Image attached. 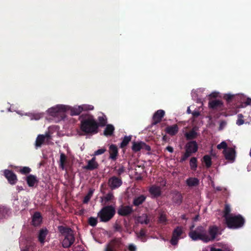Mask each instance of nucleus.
<instances>
[{
  "label": "nucleus",
  "mask_w": 251,
  "mask_h": 251,
  "mask_svg": "<svg viewBox=\"0 0 251 251\" xmlns=\"http://www.w3.org/2000/svg\"><path fill=\"white\" fill-rule=\"evenodd\" d=\"M194 226L190 227V231L189 233V237L194 241L201 240L205 243L213 241L219 233V228L216 226H211L207 231L205 228L202 226H198L193 230Z\"/></svg>",
  "instance_id": "nucleus-1"
},
{
  "label": "nucleus",
  "mask_w": 251,
  "mask_h": 251,
  "mask_svg": "<svg viewBox=\"0 0 251 251\" xmlns=\"http://www.w3.org/2000/svg\"><path fill=\"white\" fill-rule=\"evenodd\" d=\"M80 129L85 134H95L99 132L97 121L90 114H82L79 116Z\"/></svg>",
  "instance_id": "nucleus-2"
},
{
  "label": "nucleus",
  "mask_w": 251,
  "mask_h": 251,
  "mask_svg": "<svg viewBox=\"0 0 251 251\" xmlns=\"http://www.w3.org/2000/svg\"><path fill=\"white\" fill-rule=\"evenodd\" d=\"M116 213L115 208L112 205L103 206L98 213V217L101 222L109 221Z\"/></svg>",
  "instance_id": "nucleus-3"
},
{
  "label": "nucleus",
  "mask_w": 251,
  "mask_h": 251,
  "mask_svg": "<svg viewBox=\"0 0 251 251\" xmlns=\"http://www.w3.org/2000/svg\"><path fill=\"white\" fill-rule=\"evenodd\" d=\"M226 223L229 228L237 229L242 227L245 222V219L240 214L230 215L226 217Z\"/></svg>",
  "instance_id": "nucleus-4"
},
{
  "label": "nucleus",
  "mask_w": 251,
  "mask_h": 251,
  "mask_svg": "<svg viewBox=\"0 0 251 251\" xmlns=\"http://www.w3.org/2000/svg\"><path fill=\"white\" fill-rule=\"evenodd\" d=\"M185 151L181 156L180 162L183 163L193 153H196L198 150V145L196 141H191L187 142L185 146Z\"/></svg>",
  "instance_id": "nucleus-5"
},
{
  "label": "nucleus",
  "mask_w": 251,
  "mask_h": 251,
  "mask_svg": "<svg viewBox=\"0 0 251 251\" xmlns=\"http://www.w3.org/2000/svg\"><path fill=\"white\" fill-rule=\"evenodd\" d=\"M67 107V111H70V115L72 116L79 115L83 111L92 110L94 106L92 105L82 104L79 106L71 107L66 105Z\"/></svg>",
  "instance_id": "nucleus-6"
},
{
  "label": "nucleus",
  "mask_w": 251,
  "mask_h": 251,
  "mask_svg": "<svg viewBox=\"0 0 251 251\" xmlns=\"http://www.w3.org/2000/svg\"><path fill=\"white\" fill-rule=\"evenodd\" d=\"M183 233L182 227L180 226H176L172 232V238L170 241L171 245L173 246L177 245L179 240L182 238L181 235Z\"/></svg>",
  "instance_id": "nucleus-7"
},
{
  "label": "nucleus",
  "mask_w": 251,
  "mask_h": 251,
  "mask_svg": "<svg viewBox=\"0 0 251 251\" xmlns=\"http://www.w3.org/2000/svg\"><path fill=\"white\" fill-rule=\"evenodd\" d=\"M123 183L122 178L116 176L109 178L108 185L112 190L116 189L120 187Z\"/></svg>",
  "instance_id": "nucleus-8"
},
{
  "label": "nucleus",
  "mask_w": 251,
  "mask_h": 251,
  "mask_svg": "<svg viewBox=\"0 0 251 251\" xmlns=\"http://www.w3.org/2000/svg\"><path fill=\"white\" fill-rule=\"evenodd\" d=\"M133 212L132 206L121 205L117 209V213L122 216H128Z\"/></svg>",
  "instance_id": "nucleus-9"
},
{
  "label": "nucleus",
  "mask_w": 251,
  "mask_h": 251,
  "mask_svg": "<svg viewBox=\"0 0 251 251\" xmlns=\"http://www.w3.org/2000/svg\"><path fill=\"white\" fill-rule=\"evenodd\" d=\"M67 107L64 105H57L55 107L49 108L48 110L49 114L52 116H55L60 112L67 111Z\"/></svg>",
  "instance_id": "nucleus-10"
},
{
  "label": "nucleus",
  "mask_w": 251,
  "mask_h": 251,
  "mask_svg": "<svg viewBox=\"0 0 251 251\" xmlns=\"http://www.w3.org/2000/svg\"><path fill=\"white\" fill-rule=\"evenodd\" d=\"M4 175L10 184L14 185L17 183L18 180L17 176L12 171L5 170L4 172Z\"/></svg>",
  "instance_id": "nucleus-11"
},
{
  "label": "nucleus",
  "mask_w": 251,
  "mask_h": 251,
  "mask_svg": "<svg viewBox=\"0 0 251 251\" xmlns=\"http://www.w3.org/2000/svg\"><path fill=\"white\" fill-rule=\"evenodd\" d=\"M149 192L151 195V198L153 199L158 198L162 193L160 186L155 185H151L149 189Z\"/></svg>",
  "instance_id": "nucleus-12"
},
{
  "label": "nucleus",
  "mask_w": 251,
  "mask_h": 251,
  "mask_svg": "<svg viewBox=\"0 0 251 251\" xmlns=\"http://www.w3.org/2000/svg\"><path fill=\"white\" fill-rule=\"evenodd\" d=\"M75 237L74 232L71 234L70 235L66 236L65 238H63L62 245L64 248H70L75 242Z\"/></svg>",
  "instance_id": "nucleus-13"
},
{
  "label": "nucleus",
  "mask_w": 251,
  "mask_h": 251,
  "mask_svg": "<svg viewBox=\"0 0 251 251\" xmlns=\"http://www.w3.org/2000/svg\"><path fill=\"white\" fill-rule=\"evenodd\" d=\"M57 229L60 235L64 238L74 232L73 230L67 226H59Z\"/></svg>",
  "instance_id": "nucleus-14"
},
{
  "label": "nucleus",
  "mask_w": 251,
  "mask_h": 251,
  "mask_svg": "<svg viewBox=\"0 0 251 251\" xmlns=\"http://www.w3.org/2000/svg\"><path fill=\"white\" fill-rule=\"evenodd\" d=\"M164 115L165 111L164 110L161 109L158 110L153 115L151 125H155L160 123Z\"/></svg>",
  "instance_id": "nucleus-15"
},
{
  "label": "nucleus",
  "mask_w": 251,
  "mask_h": 251,
  "mask_svg": "<svg viewBox=\"0 0 251 251\" xmlns=\"http://www.w3.org/2000/svg\"><path fill=\"white\" fill-rule=\"evenodd\" d=\"M109 158L113 161H116L117 159L119 153L117 146L115 144H111L109 147Z\"/></svg>",
  "instance_id": "nucleus-16"
},
{
  "label": "nucleus",
  "mask_w": 251,
  "mask_h": 251,
  "mask_svg": "<svg viewBox=\"0 0 251 251\" xmlns=\"http://www.w3.org/2000/svg\"><path fill=\"white\" fill-rule=\"evenodd\" d=\"M223 153L226 160L232 161L234 160L236 151L234 148H228L226 150H224Z\"/></svg>",
  "instance_id": "nucleus-17"
},
{
  "label": "nucleus",
  "mask_w": 251,
  "mask_h": 251,
  "mask_svg": "<svg viewBox=\"0 0 251 251\" xmlns=\"http://www.w3.org/2000/svg\"><path fill=\"white\" fill-rule=\"evenodd\" d=\"M208 106L212 109L222 110L224 104L222 100H211L208 102Z\"/></svg>",
  "instance_id": "nucleus-18"
},
{
  "label": "nucleus",
  "mask_w": 251,
  "mask_h": 251,
  "mask_svg": "<svg viewBox=\"0 0 251 251\" xmlns=\"http://www.w3.org/2000/svg\"><path fill=\"white\" fill-rule=\"evenodd\" d=\"M42 217L39 212H35L32 216V225L34 226H37L42 223Z\"/></svg>",
  "instance_id": "nucleus-19"
},
{
  "label": "nucleus",
  "mask_w": 251,
  "mask_h": 251,
  "mask_svg": "<svg viewBox=\"0 0 251 251\" xmlns=\"http://www.w3.org/2000/svg\"><path fill=\"white\" fill-rule=\"evenodd\" d=\"M99 164L96 161V157H93L91 160L88 161L87 165L85 166L83 168L87 170L92 171L98 169Z\"/></svg>",
  "instance_id": "nucleus-20"
},
{
  "label": "nucleus",
  "mask_w": 251,
  "mask_h": 251,
  "mask_svg": "<svg viewBox=\"0 0 251 251\" xmlns=\"http://www.w3.org/2000/svg\"><path fill=\"white\" fill-rule=\"evenodd\" d=\"M26 181L28 186L30 187H33L35 184L38 183V179L36 176L29 175L26 177Z\"/></svg>",
  "instance_id": "nucleus-21"
},
{
  "label": "nucleus",
  "mask_w": 251,
  "mask_h": 251,
  "mask_svg": "<svg viewBox=\"0 0 251 251\" xmlns=\"http://www.w3.org/2000/svg\"><path fill=\"white\" fill-rule=\"evenodd\" d=\"M183 201L182 194L178 191H175L173 195L172 201L177 205L181 204Z\"/></svg>",
  "instance_id": "nucleus-22"
},
{
  "label": "nucleus",
  "mask_w": 251,
  "mask_h": 251,
  "mask_svg": "<svg viewBox=\"0 0 251 251\" xmlns=\"http://www.w3.org/2000/svg\"><path fill=\"white\" fill-rule=\"evenodd\" d=\"M48 233L49 231L47 228H42L39 230L38 239L41 244H44L46 236Z\"/></svg>",
  "instance_id": "nucleus-23"
},
{
  "label": "nucleus",
  "mask_w": 251,
  "mask_h": 251,
  "mask_svg": "<svg viewBox=\"0 0 251 251\" xmlns=\"http://www.w3.org/2000/svg\"><path fill=\"white\" fill-rule=\"evenodd\" d=\"M165 131L171 136H174L178 131V127L176 124L171 126H167L165 128Z\"/></svg>",
  "instance_id": "nucleus-24"
},
{
  "label": "nucleus",
  "mask_w": 251,
  "mask_h": 251,
  "mask_svg": "<svg viewBox=\"0 0 251 251\" xmlns=\"http://www.w3.org/2000/svg\"><path fill=\"white\" fill-rule=\"evenodd\" d=\"M146 198V196L144 195L135 197L133 200V205L135 206H139L145 201Z\"/></svg>",
  "instance_id": "nucleus-25"
},
{
  "label": "nucleus",
  "mask_w": 251,
  "mask_h": 251,
  "mask_svg": "<svg viewBox=\"0 0 251 251\" xmlns=\"http://www.w3.org/2000/svg\"><path fill=\"white\" fill-rule=\"evenodd\" d=\"M114 196L112 192H109L105 196L101 197V202L103 204H106L109 202H112L114 200Z\"/></svg>",
  "instance_id": "nucleus-26"
},
{
  "label": "nucleus",
  "mask_w": 251,
  "mask_h": 251,
  "mask_svg": "<svg viewBox=\"0 0 251 251\" xmlns=\"http://www.w3.org/2000/svg\"><path fill=\"white\" fill-rule=\"evenodd\" d=\"M186 183L189 187H195L199 185L200 180L196 177H190L186 179Z\"/></svg>",
  "instance_id": "nucleus-27"
},
{
  "label": "nucleus",
  "mask_w": 251,
  "mask_h": 251,
  "mask_svg": "<svg viewBox=\"0 0 251 251\" xmlns=\"http://www.w3.org/2000/svg\"><path fill=\"white\" fill-rule=\"evenodd\" d=\"M106 126V127L103 131L104 135L106 136H112L115 130L114 126L111 124H108Z\"/></svg>",
  "instance_id": "nucleus-28"
},
{
  "label": "nucleus",
  "mask_w": 251,
  "mask_h": 251,
  "mask_svg": "<svg viewBox=\"0 0 251 251\" xmlns=\"http://www.w3.org/2000/svg\"><path fill=\"white\" fill-rule=\"evenodd\" d=\"M98 120V122H97V126L98 129L100 126L103 127L106 125L107 122V118L105 115L102 114L101 116H99Z\"/></svg>",
  "instance_id": "nucleus-29"
},
{
  "label": "nucleus",
  "mask_w": 251,
  "mask_h": 251,
  "mask_svg": "<svg viewBox=\"0 0 251 251\" xmlns=\"http://www.w3.org/2000/svg\"><path fill=\"white\" fill-rule=\"evenodd\" d=\"M131 137V136H125L121 143L120 147L123 149L124 152L125 151V148L129 144Z\"/></svg>",
  "instance_id": "nucleus-30"
},
{
  "label": "nucleus",
  "mask_w": 251,
  "mask_h": 251,
  "mask_svg": "<svg viewBox=\"0 0 251 251\" xmlns=\"http://www.w3.org/2000/svg\"><path fill=\"white\" fill-rule=\"evenodd\" d=\"M123 244L120 242H118L113 247H111L108 246L105 249V251H120L123 250Z\"/></svg>",
  "instance_id": "nucleus-31"
},
{
  "label": "nucleus",
  "mask_w": 251,
  "mask_h": 251,
  "mask_svg": "<svg viewBox=\"0 0 251 251\" xmlns=\"http://www.w3.org/2000/svg\"><path fill=\"white\" fill-rule=\"evenodd\" d=\"M46 139V136L43 134H40L38 135L36 138L35 142V146L36 147H40L44 143Z\"/></svg>",
  "instance_id": "nucleus-32"
},
{
  "label": "nucleus",
  "mask_w": 251,
  "mask_h": 251,
  "mask_svg": "<svg viewBox=\"0 0 251 251\" xmlns=\"http://www.w3.org/2000/svg\"><path fill=\"white\" fill-rule=\"evenodd\" d=\"M185 135L187 140H193L197 137L198 133L194 130V129H193L188 132L186 133Z\"/></svg>",
  "instance_id": "nucleus-33"
},
{
  "label": "nucleus",
  "mask_w": 251,
  "mask_h": 251,
  "mask_svg": "<svg viewBox=\"0 0 251 251\" xmlns=\"http://www.w3.org/2000/svg\"><path fill=\"white\" fill-rule=\"evenodd\" d=\"M143 142H133L132 143V150L134 152L140 151L142 148Z\"/></svg>",
  "instance_id": "nucleus-34"
},
{
  "label": "nucleus",
  "mask_w": 251,
  "mask_h": 251,
  "mask_svg": "<svg viewBox=\"0 0 251 251\" xmlns=\"http://www.w3.org/2000/svg\"><path fill=\"white\" fill-rule=\"evenodd\" d=\"M190 167L192 171H195L198 167V160L195 157H192L190 160Z\"/></svg>",
  "instance_id": "nucleus-35"
},
{
  "label": "nucleus",
  "mask_w": 251,
  "mask_h": 251,
  "mask_svg": "<svg viewBox=\"0 0 251 251\" xmlns=\"http://www.w3.org/2000/svg\"><path fill=\"white\" fill-rule=\"evenodd\" d=\"M67 161V157L65 154L63 153H61L60 154V163H59V167L64 170L65 169V165Z\"/></svg>",
  "instance_id": "nucleus-36"
},
{
  "label": "nucleus",
  "mask_w": 251,
  "mask_h": 251,
  "mask_svg": "<svg viewBox=\"0 0 251 251\" xmlns=\"http://www.w3.org/2000/svg\"><path fill=\"white\" fill-rule=\"evenodd\" d=\"M203 161L205 164V166L207 168H210L212 165V161L211 157L208 155H205L203 157Z\"/></svg>",
  "instance_id": "nucleus-37"
},
{
  "label": "nucleus",
  "mask_w": 251,
  "mask_h": 251,
  "mask_svg": "<svg viewBox=\"0 0 251 251\" xmlns=\"http://www.w3.org/2000/svg\"><path fill=\"white\" fill-rule=\"evenodd\" d=\"M230 212L231 208L230 205L228 204H226L224 210V216L225 218V220H226V217H228L230 215H232L231 214H230Z\"/></svg>",
  "instance_id": "nucleus-38"
},
{
  "label": "nucleus",
  "mask_w": 251,
  "mask_h": 251,
  "mask_svg": "<svg viewBox=\"0 0 251 251\" xmlns=\"http://www.w3.org/2000/svg\"><path fill=\"white\" fill-rule=\"evenodd\" d=\"M31 171V169L28 167H22L20 168L19 172L22 175H27Z\"/></svg>",
  "instance_id": "nucleus-39"
},
{
  "label": "nucleus",
  "mask_w": 251,
  "mask_h": 251,
  "mask_svg": "<svg viewBox=\"0 0 251 251\" xmlns=\"http://www.w3.org/2000/svg\"><path fill=\"white\" fill-rule=\"evenodd\" d=\"M138 221L141 224H145L147 225L149 223V220L146 215L139 217L138 218Z\"/></svg>",
  "instance_id": "nucleus-40"
},
{
  "label": "nucleus",
  "mask_w": 251,
  "mask_h": 251,
  "mask_svg": "<svg viewBox=\"0 0 251 251\" xmlns=\"http://www.w3.org/2000/svg\"><path fill=\"white\" fill-rule=\"evenodd\" d=\"M93 191L92 190H89L88 194L84 198L83 200L84 203H87L88 202L93 195Z\"/></svg>",
  "instance_id": "nucleus-41"
},
{
  "label": "nucleus",
  "mask_w": 251,
  "mask_h": 251,
  "mask_svg": "<svg viewBox=\"0 0 251 251\" xmlns=\"http://www.w3.org/2000/svg\"><path fill=\"white\" fill-rule=\"evenodd\" d=\"M88 223L89 225L92 226H95L98 223V220L97 218L91 217L88 219Z\"/></svg>",
  "instance_id": "nucleus-42"
},
{
  "label": "nucleus",
  "mask_w": 251,
  "mask_h": 251,
  "mask_svg": "<svg viewBox=\"0 0 251 251\" xmlns=\"http://www.w3.org/2000/svg\"><path fill=\"white\" fill-rule=\"evenodd\" d=\"M115 170L116 171V174L118 176H120L126 172V168L123 165L120 166L119 168L116 169L115 168Z\"/></svg>",
  "instance_id": "nucleus-43"
},
{
  "label": "nucleus",
  "mask_w": 251,
  "mask_h": 251,
  "mask_svg": "<svg viewBox=\"0 0 251 251\" xmlns=\"http://www.w3.org/2000/svg\"><path fill=\"white\" fill-rule=\"evenodd\" d=\"M238 119L236 121V124L238 126H241L244 124V120H243L244 116L242 114H239L237 115Z\"/></svg>",
  "instance_id": "nucleus-44"
},
{
  "label": "nucleus",
  "mask_w": 251,
  "mask_h": 251,
  "mask_svg": "<svg viewBox=\"0 0 251 251\" xmlns=\"http://www.w3.org/2000/svg\"><path fill=\"white\" fill-rule=\"evenodd\" d=\"M217 148L218 150L224 149V150H226L228 148H227V143L225 141H223L217 146Z\"/></svg>",
  "instance_id": "nucleus-45"
},
{
  "label": "nucleus",
  "mask_w": 251,
  "mask_h": 251,
  "mask_svg": "<svg viewBox=\"0 0 251 251\" xmlns=\"http://www.w3.org/2000/svg\"><path fill=\"white\" fill-rule=\"evenodd\" d=\"M7 209L4 207L0 206V219H2L7 213Z\"/></svg>",
  "instance_id": "nucleus-46"
},
{
  "label": "nucleus",
  "mask_w": 251,
  "mask_h": 251,
  "mask_svg": "<svg viewBox=\"0 0 251 251\" xmlns=\"http://www.w3.org/2000/svg\"><path fill=\"white\" fill-rule=\"evenodd\" d=\"M234 96L233 95H231L229 94H225L224 96V98L228 102L231 101L232 99L234 98Z\"/></svg>",
  "instance_id": "nucleus-47"
},
{
  "label": "nucleus",
  "mask_w": 251,
  "mask_h": 251,
  "mask_svg": "<svg viewBox=\"0 0 251 251\" xmlns=\"http://www.w3.org/2000/svg\"><path fill=\"white\" fill-rule=\"evenodd\" d=\"M36 247V245L35 243H32L29 245H27L25 247L27 249L28 251H34V249Z\"/></svg>",
  "instance_id": "nucleus-48"
},
{
  "label": "nucleus",
  "mask_w": 251,
  "mask_h": 251,
  "mask_svg": "<svg viewBox=\"0 0 251 251\" xmlns=\"http://www.w3.org/2000/svg\"><path fill=\"white\" fill-rule=\"evenodd\" d=\"M106 151V149L104 148H101L95 151L94 155H99L100 154H102L104 153Z\"/></svg>",
  "instance_id": "nucleus-49"
},
{
  "label": "nucleus",
  "mask_w": 251,
  "mask_h": 251,
  "mask_svg": "<svg viewBox=\"0 0 251 251\" xmlns=\"http://www.w3.org/2000/svg\"><path fill=\"white\" fill-rule=\"evenodd\" d=\"M146 230L145 229L142 228V229H141V230H140V231L138 233V237L139 238L144 237L146 236Z\"/></svg>",
  "instance_id": "nucleus-50"
},
{
  "label": "nucleus",
  "mask_w": 251,
  "mask_h": 251,
  "mask_svg": "<svg viewBox=\"0 0 251 251\" xmlns=\"http://www.w3.org/2000/svg\"><path fill=\"white\" fill-rule=\"evenodd\" d=\"M142 149H145L147 151H150L151 148L150 146L147 145L145 143L143 142Z\"/></svg>",
  "instance_id": "nucleus-51"
},
{
  "label": "nucleus",
  "mask_w": 251,
  "mask_h": 251,
  "mask_svg": "<svg viewBox=\"0 0 251 251\" xmlns=\"http://www.w3.org/2000/svg\"><path fill=\"white\" fill-rule=\"evenodd\" d=\"M128 249L129 251H136V246L133 244H130L128 246Z\"/></svg>",
  "instance_id": "nucleus-52"
},
{
  "label": "nucleus",
  "mask_w": 251,
  "mask_h": 251,
  "mask_svg": "<svg viewBox=\"0 0 251 251\" xmlns=\"http://www.w3.org/2000/svg\"><path fill=\"white\" fill-rule=\"evenodd\" d=\"M226 122L225 121H222L220 122V126L219 127V129L220 130H222L224 127L226 126Z\"/></svg>",
  "instance_id": "nucleus-53"
},
{
  "label": "nucleus",
  "mask_w": 251,
  "mask_h": 251,
  "mask_svg": "<svg viewBox=\"0 0 251 251\" xmlns=\"http://www.w3.org/2000/svg\"><path fill=\"white\" fill-rule=\"evenodd\" d=\"M159 220L161 223L165 222L167 220L165 215L161 214L159 218Z\"/></svg>",
  "instance_id": "nucleus-54"
},
{
  "label": "nucleus",
  "mask_w": 251,
  "mask_h": 251,
  "mask_svg": "<svg viewBox=\"0 0 251 251\" xmlns=\"http://www.w3.org/2000/svg\"><path fill=\"white\" fill-rule=\"evenodd\" d=\"M192 114L194 118H197L200 115V112L198 111H194Z\"/></svg>",
  "instance_id": "nucleus-55"
},
{
  "label": "nucleus",
  "mask_w": 251,
  "mask_h": 251,
  "mask_svg": "<svg viewBox=\"0 0 251 251\" xmlns=\"http://www.w3.org/2000/svg\"><path fill=\"white\" fill-rule=\"evenodd\" d=\"M251 104V99L250 98H248L246 99V101H245V105H248Z\"/></svg>",
  "instance_id": "nucleus-56"
},
{
  "label": "nucleus",
  "mask_w": 251,
  "mask_h": 251,
  "mask_svg": "<svg viewBox=\"0 0 251 251\" xmlns=\"http://www.w3.org/2000/svg\"><path fill=\"white\" fill-rule=\"evenodd\" d=\"M114 228H115V229L117 231H120L122 229L121 226L117 225V224L115 226Z\"/></svg>",
  "instance_id": "nucleus-57"
},
{
  "label": "nucleus",
  "mask_w": 251,
  "mask_h": 251,
  "mask_svg": "<svg viewBox=\"0 0 251 251\" xmlns=\"http://www.w3.org/2000/svg\"><path fill=\"white\" fill-rule=\"evenodd\" d=\"M166 150L170 152H173V151H174V149L173 147H171V146H168L167 148H166Z\"/></svg>",
  "instance_id": "nucleus-58"
},
{
  "label": "nucleus",
  "mask_w": 251,
  "mask_h": 251,
  "mask_svg": "<svg viewBox=\"0 0 251 251\" xmlns=\"http://www.w3.org/2000/svg\"><path fill=\"white\" fill-rule=\"evenodd\" d=\"M41 117L40 114H35L34 115V118L36 120L40 119Z\"/></svg>",
  "instance_id": "nucleus-59"
},
{
  "label": "nucleus",
  "mask_w": 251,
  "mask_h": 251,
  "mask_svg": "<svg viewBox=\"0 0 251 251\" xmlns=\"http://www.w3.org/2000/svg\"><path fill=\"white\" fill-rule=\"evenodd\" d=\"M210 251H222L221 249H216L214 248H212L210 250Z\"/></svg>",
  "instance_id": "nucleus-60"
},
{
  "label": "nucleus",
  "mask_w": 251,
  "mask_h": 251,
  "mask_svg": "<svg viewBox=\"0 0 251 251\" xmlns=\"http://www.w3.org/2000/svg\"><path fill=\"white\" fill-rule=\"evenodd\" d=\"M45 136H46V138H48L49 139H50L51 136L49 133H46L45 135H44Z\"/></svg>",
  "instance_id": "nucleus-61"
},
{
  "label": "nucleus",
  "mask_w": 251,
  "mask_h": 251,
  "mask_svg": "<svg viewBox=\"0 0 251 251\" xmlns=\"http://www.w3.org/2000/svg\"><path fill=\"white\" fill-rule=\"evenodd\" d=\"M142 179H143V177L141 176H137L136 177L137 180H142Z\"/></svg>",
  "instance_id": "nucleus-62"
},
{
  "label": "nucleus",
  "mask_w": 251,
  "mask_h": 251,
  "mask_svg": "<svg viewBox=\"0 0 251 251\" xmlns=\"http://www.w3.org/2000/svg\"><path fill=\"white\" fill-rule=\"evenodd\" d=\"M162 140H163V141H167V136H166V135H164V136H163V137H162Z\"/></svg>",
  "instance_id": "nucleus-63"
},
{
  "label": "nucleus",
  "mask_w": 251,
  "mask_h": 251,
  "mask_svg": "<svg viewBox=\"0 0 251 251\" xmlns=\"http://www.w3.org/2000/svg\"><path fill=\"white\" fill-rule=\"evenodd\" d=\"M210 96H211V97L215 98V97H216L217 96H216V94L212 93V94H210Z\"/></svg>",
  "instance_id": "nucleus-64"
}]
</instances>
